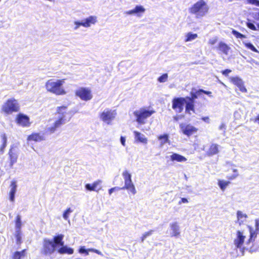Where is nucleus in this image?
<instances>
[{
    "instance_id": "nucleus-1",
    "label": "nucleus",
    "mask_w": 259,
    "mask_h": 259,
    "mask_svg": "<svg viewBox=\"0 0 259 259\" xmlns=\"http://www.w3.org/2000/svg\"><path fill=\"white\" fill-rule=\"evenodd\" d=\"M64 235L59 234L55 236L53 238V241L45 238L43 240V245L41 252L44 255H50L53 253L57 245H63L64 241H63Z\"/></svg>"
},
{
    "instance_id": "nucleus-2",
    "label": "nucleus",
    "mask_w": 259,
    "mask_h": 259,
    "mask_svg": "<svg viewBox=\"0 0 259 259\" xmlns=\"http://www.w3.org/2000/svg\"><path fill=\"white\" fill-rule=\"evenodd\" d=\"M65 82V79H58L54 81L53 79H49L45 84V88L49 92L55 94L56 95H64L66 92L63 87Z\"/></svg>"
},
{
    "instance_id": "nucleus-3",
    "label": "nucleus",
    "mask_w": 259,
    "mask_h": 259,
    "mask_svg": "<svg viewBox=\"0 0 259 259\" xmlns=\"http://www.w3.org/2000/svg\"><path fill=\"white\" fill-rule=\"evenodd\" d=\"M209 11V7L204 0H199L189 9L191 14L194 15L197 18L205 16Z\"/></svg>"
},
{
    "instance_id": "nucleus-4",
    "label": "nucleus",
    "mask_w": 259,
    "mask_h": 259,
    "mask_svg": "<svg viewBox=\"0 0 259 259\" xmlns=\"http://www.w3.org/2000/svg\"><path fill=\"white\" fill-rule=\"evenodd\" d=\"M248 229L250 234L246 244L248 245L252 244V245L249 247L251 251H259V245H256L255 242L257 236L259 235V220H255V229L250 226H248Z\"/></svg>"
},
{
    "instance_id": "nucleus-5",
    "label": "nucleus",
    "mask_w": 259,
    "mask_h": 259,
    "mask_svg": "<svg viewBox=\"0 0 259 259\" xmlns=\"http://www.w3.org/2000/svg\"><path fill=\"white\" fill-rule=\"evenodd\" d=\"M20 106L17 100L14 98L7 99L1 107V112L6 114H11L20 111Z\"/></svg>"
},
{
    "instance_id": "nucleus-6",
    "label": "nucleus",
    "mask_w": 259,
    "mask_h": 259,
    "mask_svg": "<svg viewBox=\"0 0 259 259\" xmlns=\"http://www.w3.org/2000/svg\"><path fill=\"white\" fill-rule=\"evenodd\" d=\"M155 113L153 110H147L145 108H141L138 110L134 112L137 122L140 124L146 123V120Z\"/></svg>"
},
{
    "instance_id": "nucleus-7",
    "label": "nucleus",
    "mask_w": 259,
    "mask_h": 259,
    "mask_svg": "<svg viewBox=\"0 0 259 259\" xmlns=\"http://www.w3.org/2000/svg\"><path fill=\"white\" fill-rule=\"evenodd\" d=\"M122 176L124 180V186L122 187H113L115 188V191L126 189L130 191L132 194L135 195L136 193V190L132 183L131 175L127 171L125 170L123 172Z\"/></svg>"
},
{
    "instance_id": "nucleus-8",
    "label": "nucleus",
    "mask_w": 259,
    "mask_h": 259,
    "mask_svg": "<svg viewBox=\"0 0 259 259\" xmlns=\"http://www.w3.org/2000/svg\"><path fill=\"white\" fill-rule=\"evenodd\" d=\"M75 95L84 101H90L93 98L92 91L88 88H79L75 91Z\"/></svg>"
},
{
    "instance_id": "nucleus-9",
    "label": "nucleus",
    "mask_w": 259,
    "mask_h": 259,
    "mask_svg": "<svg viewBox=\"0 0 259 259\" xmlns=\"http://www.w3.org/2000/svg\"><path fill=\"white\" fill-rule=\"evenodd\" d=\"M201 93H198L197 91L195 93H191V96L186 97L187 99L186 105H185V112L190 114V111L195 112V100L197 98L198 95H200Z\"/></svg>"
},
{
    "instance_id": "nucleus-10",
    "label": "nucleus",
    "mask_w": 259,
    "mask_h": 259,
    "mask_svg": "<svg viewBox=\"0 0 259 259\" xmlns=\"http://www.w3.org/2000/svg\"><path fill=\"white\" fill-rule=\"evenodd\" d=\"M186 97H175L172 100V108L175 111L181 113L184 109V105H186Z\"/></svg>"
},
{
    "instance_id": "nucleus-11",
    "label": "nucleus",
    "mask_w": 259,
    "mask_h": 259,
    "mask_svg": "<svg viewBox=\"0 0 259 259\" xmlns=\"http://www.w3.org/2000/svg\"><path fill=\"white\" fill-rule=\"evenodd\" d=\"M116 115V112L111 109H106L100 114V119L107 124H110Z\"/></svg>"
},
{
    "instance_id": "nucleus-12",
    "label": "nucleus",
    "mask_w": 259,
    "mask_h": 259,
    "mask_svg": "<svg viewBox=\"0 0 259 259\" xmlns=\"http://www.w3.org/2000/svg\"><path fill=\"white\" fill-rule=\"evenodd\" d=\"M16 122L18 125L23 127H29L31 124L29 117L22 113H19L17 115Z\"/></svg>"
},
{
    "instance_id": "nucleus-13",
    "label": "nucleus",
    "mask_w": 259,
    "mask_h": 259,
    "mask_svg": "<svg viewBox=\"0 0 259 259\" xmlns=\"http://www.w3.org/2000/svg\"><path fill=\"white\" fill-rule=\"evenodd\" d=\"M180 127L183 134L187 136V137H190L192 135L196 133L198 130L197 128L190 124H181Z\"/></svg>"
},
{
    "instance_id": "nucleus-14",
    "label": "nucleus",
    "mask_w": 259,
    "mask_h": 259,
    "mask_svg": "<svg viewBox=\"0 0 259 259\" xmlns=\"http://www.w3.org/2000/svg\"><path fill=\"white\" fill-rule=\"evenodd\" d=\"M66 118L64 116H60L53 123V125L48 128L47 132L49 134H53L62 124L66 122Z\"/></svg>"
},
{
    "instance_id": "nucleus-15",
    "label": "nucleus",
    "mask_w": 259,
    "mask_h": 259,
    "mask_svg": "<svg viewBox=\"0 0 259 259\" xmlns=\"http://www.w3.org/2000/svg\"><path fill=\"white\" fill-rule=\"evenodd\" d=\"M230 79L233 84L239 88L240 92L242 93L247 92V89L244 85V82L238 76H234L231 77Z\"/></svg>"
},
{
    "instance_id": "nucleus-16",
    "label": "nucleus",
    "mask_w": 259,
    "mask_h": 259,
    "mask_svg": "<svg viewBox=\"0 0 259 259\" xmlns=\"http://www.w3.org/2000/svg\"><path fill=\"white\" fill-rule=\"evenodd\" d=\"M236 234L237 236L234 241V243L236 247L240 248L244 242L245 236L243 235V232L240 231H237Z\"/></svg>"
},
{
    "instance_id": "nucleus-17",
    "label": "nucleus",
    "mask_w": 259,
    "mask_h": 259,
    "mask_svg": "<svg viewBox=\"0 0 259 259\" xmlns=\"http://www.w3.org/2000/svg\"><path fill=\"white\" fill-rule=\"evenodd\" d=\"M102 181L101 180H97L95 181L92 184H87L85 185V188L87 190L90 191H96L99 192L100 190L102 189V187L100 184Z\"/></svg>"
},
{
    "instance_id": "nucleus-18",
    "label": "nucleus",
    "mask_w": 259,
    "mask_h": 259,
    "mask_svg": "<svg viewBox=\"0 0 259 259\" xmlns=\"http://www.w3.org/2000/svg\"><path fill=\"white\" fill-rule=\"evenodd\" d=\"M44 140L43 135L39 133H32L27 137V142H39Z\"/></svg>"
},
{
    "instance_id": "nucleus-19",
    "label": "nucleus",
    "mask_w": 259,
    "mask_h": 259,
    "mask_svg": "<svg viewBox=\"0 0 259 259\" xmlns=\"http://www.w3.org/2000/svg\"><path fill=\"white\" fill-rule=\"evenodd\" d=\"M217 49L220 53L224 55H227L230 50L229 46L223 41H220L217 47Z\"/></svg>"
},
{
    "instance_id": "nucleus-20",
    "label": "nucleus",
    "mask_w": 259,
    "mask_h": 259,
    "mask_svg": "<svg viewBox=\"0 0 259 259\" xmlns=\"http://www.w3.org/2000/svg\"><path fill=\"white\" fill-rule=\"evenodd\" d=\"M219 152V145L217 144H211L207 151L206 155L208 156H212L218 154Z\"/></svg>"
},
{
    "instance_id": "nucleus-21",
    "label": "nucleus",
    "mask_w": 259,
    "mask_h": 259,
    "mask_svg": "<svg viewBox=\"0 0 259 259\" xmlns=\"http://www.w3.org/2000/svg\"><path fill=\"white\" fill-rule=\"evenodd\" d=\"M83 27H89L91 25L95 24L97 22V17L96 16H90L83 20Z\"/></svg>"
},
{
    "instance_id": "nucleus-22",
    "label": "nucleus",
    "mask_w": 259,
    "mask_h": 259,
    "mask_svg": "<svg viewBox=\"0 0 259 259\" xmlns=\"http://www.w3.org/2000/svg\"><path fill=\"white\" fill-rule=\"evenodd\" d=\"M10 187L11 188L9 193L10 200L11 201H14L15 199V194L16 192L17 183L16 181L13 180L11 182Z\"/></svg>"
},
{
    "instance_id": "nucleus-23",
    "label": "nucleus",
    "mask_w": 259,
    "mask_h": 259,
    "mask_svg": "<svg viewBox=\"0 0 259 259\" xmlns=\"http://www.w3.org/2000/svg\"><path fill=\"white\" fill-rule=\"evenodd\" d=\"M61 247L59 248L57 251L60 254H72L74 252V250L73 248L70 247H68L66 245H60Z\"/></svg>"
},
{
    "instance_id": "nucleus-24",
    "label": "nucleus",
    "mask_w": 259,
    "mask_h": 259,
    "mask_svg": "<svg viewBox=\"0 0 259 259\" xmlns=\"http://www.w3.org/2000/svg\"><path fill=\"white\" fill-rule=\"evenodd\" d=\"M78 252L80 253H84L85 255H88L89 252H95L99 255H102V253L99 250L94 249V248H89V249H85V246H81Z\"/></svg>"
},
{
    "instance_id": "nucleus-25",
    "label": "nucleus",
    "mask_w": 259,
    "mask_h": 259,
    "mask_svg": "<svg viewBox=\"0 0 259 259\" xmlns=\"http://www.w3.org/2000/svg\"><path fill=\"white\" fill-rule=\"evenodd\" d=\"M145 11V8L142 6H136L134 9L126 12V14L128 15H132L134 14L143 13Z\"/></svg>"
},
{
    "instance_id": "nucleus-26",
    "label": "nucleus",
    "mask_w": 259,
    "mask_h": 259,
    "mask_svg": "<svg viewBox=\"0 0 259 259\" xmlns=\"http://www.w3.org/2000/svg\"><path fill=\"white\" fill-rule=\"evenodd\" d=\"M134 134L135 137V140L139 142L146 144L147 142V139L145 136L138 131H134Z\"/></svg>"
},
{
    "instance_id": "nucleus-27",
    "label": "nucleus",
    "mask_w": 259,
    "mask_h": 259,
    "mask_svg": "<svg viewBox=\"0 0 259 259\" xmlns=\"http://www.w3.org/2000/svg\"><path fill=\"white\" fill-rule=\"evenodd\" d=\"M56 114L59 115L60 116H64L65 118V115L68 113L67 106H61L58 107L56 109Z\"/></svg>"
},
{
    "instance_id": "nucleus-28",
    "label": "nucleus",
    "mask_w": 259,
    "mask_h": 259,
    "mask_svg": "<svg viewBox=\"0 0 259 259\" xmlns=\"http://www.w3.org/2000/svg\"><path fill=\"white\" fill-rule=\"evenodd\" d=\"M170 160L172 161H176L178 162L186 161L187 159L184 156L177 153H174L170 156Z\"/></svg>"
},
{
    "instance_id": "nucleus-29",
    "label": "nucleus",
    "mask_w": 259,
    "mask_h": 259,
    "mask_svg": "<svg viewBox=\"0 0 259 259\" xmlns=\"http://www.w3.org/2000/svg\"><path fill=\"white\" fill-rule=\"evenodd\" d=\"M170 228L172 231L171 236H178L180 235L179 227L177 223L175 222L170 224Z\"/></svg>"
},
{
    "instance_id": "nucleus-30",
    "label": "nucleus",
    "mask_w": 259,
    "mask_h": 259,
    "mask_svg": "<svg viewBox=\"0 0 259 259\" xmlns=\"http://www.w3.org/2000/svg\"><path fill=\"white\" fill-rule=\"evenodd\" d=\"M1 137L2 140V144L0 146V153L3 154L4 152L5 148L7 146V137L5 134L1 135Z\"/></svg>"
},
{
    "instance_id": "nucleus-31",
    "label": "nucleus",
    "mask_w": 259,
    "mask_h": 259,
    "mask_svg": "<svg viewBox=\"0 0 259 259\" xmlns=\"http://www.w3.org/2000/svg\"><path fill=\"white\" fill-rule=\"evenodd\" d=\"M237 222L239 225L243 224L244 222L247 218L246 214L243 213L241 211H238L237 212Z\"/></svg>"
},
{
    "instance_id": "nucleus-32",
    "label": "nucleus",
    "mask_w": 259,
    "mask_h": 259,
    "mask_svg": "<svg viewBox=\"0 0 259 259\" xmlns=\"http://www.w3.org/2000/svg\"><path fill=\"white\" fill-rule=\"evenodd\" d=\"M26 249H24L21 251H15L13 255V259H21L22 257H24L26 254Z\"/></svg>"
},
{
    "instance_id": "nucleus-33",
    "label": "nucleus",
    "mask_w": 259,
    "mask_h": 259,
    "mask_svg": "<svg viewBox=\"0 0 259 259\" xmlns=\"http://www.w3.org/2000/svg\"><path fill=\"white\" fill-rule=\"evenodd\" d=\"M230 184V181H224V180H219L218 181V185L220 189L222 191H224L227 187Z\"/></svg>"
},
{
    "instance_id": "nucleus-34",
    "label": "nucleus",
    "mask_w": 259,
    "mask_h": 259,
    "mask_svg": "<svg viewBox=\"0 0 259 259\" xmlns=\"http://www.w3.org/2000/svg\"><path fill=\"white\" fill-rule=\"evenodd\" d=\"M198 35L196 33H192L191 32L187 33L186 35L185 39V42H188L194 40L197 38Z\"/></svg>"
},
{
    "instance_id": "nucleus-35",
    "label": "nucleus",
    "mask_w": 259,
    "mask_h": 259,
    "mask_svg": "<svg viewBox=\"0 0 259 259\" xmlns=\"http://www.w3.org/2000/svg\"><path fill=\"white\" fill-rule=\"evenodd\" d=\"M9 155L10 156V159L12 163H14L16 162L17 159V154L13 152L12 151V148H11L9 152Z\"/></svg>"
},
{
    "instance_id": "nucleus-36",
    "label": "nucleus",
    "mask_w": 259,
    "mask_h": 259,
    "mask_svg": "<svg viewBox=\"0 0 259 259\" xmlns=\"http://www.w3.org/2000/svg\"><path fill=\"white\" fill-rule=\"evenodd\" d=\"M158 139L161 141V145H162L168 142V135L166 134L159 135Z\"/></svg>"
},
{
    "instance_id": "nucleus-37",
    "label": "nucleus",
    "mask_w": 259,
    "mask_h": 259,
    "mask_svg": "<svg viewBox=\"0 0 259 259\" xmlns=\"http://www.w3.org/2000/svg\"><path fill=\"white\" fill-rule=\"evenodd\" d=\"M21 225L22 224L21 221V217L19 215H17L15 220V226L16 230L21 231Z\"/></svg>"
},
{
    "instance_id": "nucleus-38",
    "label": "nucleus",
    "mask_w": 259,
    "mask_h": 259,
    "mask_svg": "<svg viewBox=\"0 0 259 259\" xmlns=\"http://www.w3.org/2000/svg\"><path fill=\"white\" fill-rule=\"evenodd\" d=\"M232 33L237 38H244L246 37L245 35L241 33L240 32L237 31L235 29H233L232 31Z\"/></svg>"
},
{
    "instance_id": "nucleus-39",
    "label": "nucleus",
    "mask_w": 259,
    "mask_h": 259,
    "mask_svg": "<svg viewBox=\"0 0 259 259\" xmlns=\"http://www.w3.org/2000/svg\"><path fill=\"white\" fill-rule=\"evenodd\" d=\"M15 237L16 238V243L20 245L22 243L21 231L16 230Z\"/></svg>"
},
{
    "instance_id": "nucleus-40",
    "label": "nucleus",
    "mask_w": 259,
    "mask_h": 259,
    "mask_svg": "<svg viewBox=\"0 0 259 259\" xmlns=\"http://www.w3.org/2000/svg\"><path fill=\"white\" fill-rule=\"evenodd\" d=\"M153 232L154 230H151L144 233L141 237V242H143L147 237L150 236L153 234Z\"/></svg>"
},
{
    "instance_id": "nucleus-41",
    "label": "nucleus",
    "mask_w": 259,
    "mask_h": 259,
    "mask_svg": "<svg viewBox=\"0 0 259 259\" xmlns=\"http://www.w3.org/2000/svg\"><path fill=\"white\" fill-rule=\"evenodd\" d=\"M233 171L234 173L232 176H228L227 178L228 181H231L236 179L238 176V170L237 169H233Z\"/></svg>"
},
{
    "instance_id": "nucleus-42",
    "label": "nucleus",
    "mask_w": 259,
    "mask_h": 259,
    "mask_svg": "<svg viewBox=\"0 0 259 259\" xmlns=\"http://www.w3.org/2000/svg\"><path fill=\"white\" fill-rule=\"evenodd\" d=\"M168 75L167 73L163 74L158 78V81L160 82H164L167 81Z\"/></svg>"
},
{
    "instance_id": "nucleus-43",
    "label": "nucleus",
    "mask_w": 259,
    "mask_h": 259,
    "mask_svg": "<svg viewBox=\"0 0 259 259\" xmlns=\"http://www.w3.org/2000/svg\"><path fill=\"white\" fill-rule=\"evenodd\" d=\"M245 46L249 49L251 50L252 51L254 52H257V49L254 47V46L251 44V43H246L245 44Z\"/></svg>"
},
{
    "instance_id": "nucleus-44",
    "label": "nucleus",
    "mask_w": 259,
    "mask_h": 259,
    "mask_svg": "<svg viewBox=\"0 0 259 259\" xmlns=\"http://www.w3.org/2000/svg\"><path fill=\"white\" fill-rule=\"evenodd\" d=\"M72 210L70 209V208H67L63 213V217L65 220H67L69 218V213L72 212Z\"/></svg>"
},
{
    "instance_id": "nucleus-45",
    "label": "nucleus",
    "mask_w": 259,
    "mask_h": 259,
    "mask_svg": "<svg viewBox=\"0 0 259 259\" xmlns=\"http://www.w3.org/2000/svg\"><path fill=\"white\" fill-rule=\"evenodd\" d=\"M218 40V39L217 37H214V38L210 39L208 40V43L210 45H211V46L214 45V44H215L217 42Z\"/></svg>"
},
{
    "instance_id": "nucleus-46",
    "label": "nucleus",
    "mask_w": 259,
    "mask_h": 259,
    "mask_svg": "<svg viewBox=\"0 0 259 259\" xmlns=\"http://www.w3.org/2000/svg\"><path fill=\"white\" fill-rule=\"evenodd\" d=\"M232 71L231 70L229 69H225L224 70H222L221 71V73H222V74L225 76H228L229 74L230 73H231Z\"/></svg>"
},
{
    "instance_id": "nucleus-47",
    "label": "nucleus",
    "mask_w": 259,
    "mask_h": 259,
    "mask_svg": "<svg viewBox=\"0 0 259 259\" xmlns=\"http://www.w3.org/2000/svg\"><path fill=\"white\" fill-rule=\"evenodd\" d=\"M75 24L76 25L75 27V29H76L78 27H79L80 26H83V21H82L81 22L76 21V22H75Z\"/></svg>"
},
{
    "instance_id": "nucleus-48",
    "label": "nucleus",
    "mask_w": 259,
    "mask_h": 259,
    "mask_svg": "<svg viewBox=\"0 0 259 259\" xmlns=\"http://www.w3.org/2000/svg\"><path fill=\"white\" fill-rule=\"evenodd\" d=\"M198 93H204V94H205L206 95H209V96H210V95L211 94V92L205 91V90H203L202 89H200V90H198Z\"/></svg>"
},
{
    "instance_id": "nucleus-49",
    "label": "nucleus",
    "mask_w": 259,
    "mask_h": 259,
    "mask_svg": "<svg viewBox=\"0 0 259 259\" xmlns=\"http://www.w3.org/2000/svg\"><path fill=\"white\" fill-rule=\"evenodd\" d=\"M188 201L187 200V199L185 198H181V200L179 202V204H181V203H188Z\"/></svg>"
},
{
    "instance_id": "nucleus-50",
    "label": "nucleus",
    "mask_w": 259,
    "mask_h": 259,
    "mask_svg": "<svg viewBox=\"0 0 259 259\" xmlns=\"http://www.w3.org/2000/svg\"><path fill=\"white\" fill-rule=\"evenodd\" d=\"M247 26L251 29L253 30H255V26L252 24V23H249L247 24Z\"/></svg>"
},
{
    "instance_id": "nucleus-51",
    "label": "nucleus",
    "mask_w": 259,
    "mask_h": 259,
    "mask_svg": "<svg viewBox=\"0 0 259 259\" xmlns=\"http://www.w3.org/2000/svg\"><path fill=\"white\" fill-rule=\"evenodd\" d=\"M120 142L121 144L124 146L125 145V139L124 137L121 136L120 137Z\"/></svg>"
},
{
    "instance_id": "nucleus-52",
    "label": "nucleus",
    "mask_w": 259,
    "mask_h": 259,
    "mask_svg": "<svg viewBox=\"0 0 259 259\" xmlns=\"http://www.w3.org/2000/svg\"><path fill=\"white\" fill-rule=\"evenodd\" d=\"M201 119L205 122H208L209 118L208 116H206L202 117Z\"/></svg>"
},
{
    "instance_id": "nucleus-53",
    "label": "nucleus",
    "mask_w": 259,
    "mask_h": 259,
    "mask_svg": "<svg viewBox=\"0 0 259 259\" xmlns=\"http://www.w3.org/2000/svg\"><path fill=\"white\" fill-rule=\"evenodd\" d=\"M115 191V188H112L109 190V194L111 195L113 191Z\"/></svg>"
},
{
    "instance_id": "nucleus-54",
    "label": "nucleus",
    "mask_w": 259,
    "mask_h": 259,
    "mask_svg": "<svg viewBox=\"0 0 259 259\" xmlns=\"http://www.w3.org/2000/svg\"><path fill=\"white\" fill-rule=\"evenodd\" d=\"M255 121H259V115H258L255 118Z\"/></svg>"
}]
</instances>
